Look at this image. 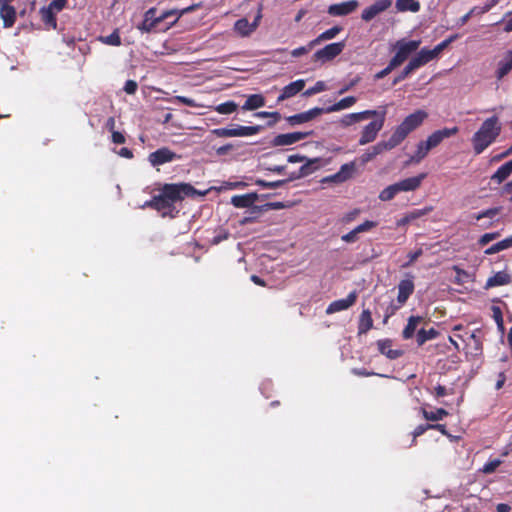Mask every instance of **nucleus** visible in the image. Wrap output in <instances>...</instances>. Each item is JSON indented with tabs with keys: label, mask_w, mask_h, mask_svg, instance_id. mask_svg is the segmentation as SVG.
<instances>
[{
	"label": "nucleus",
	"mask_w": 512,
	"mask_h": 512,
	"mask_svg": "<svg viewBox=\"0 0 512 512\" xmlns=\"http://www.w3.org/2000/svg\"><path fill=\"white\" fill-rule=\"evenodd\" d=\"M499 212L498 208H489L487 210L479 212L476 216V220H480L483 218H493L495 215H497Z\"/></svg>",
	"instance_id": "60"
},
{
	"label": "nucleus",
	"mask_w": 512,
	"mask_h": 512,
	"mask_svg": "<svg viewBox=\"0 0 512 512\" xmlns=\"http://www.w3.org/2000/svg\"><path fill=\"white\" fill-rule=\"evenodd\" d=\"M342 30H343V28L341 26H337V25L331 27L330 29H327L326 31L319 34L315 39L310 41L309 47L313 48L316 45H319L320 43H322L324 41L334 39Z\"/></svg>",
	"instance_id": "31"
},
{
	"label": "nucleus",
	"mask_w": 512,
	"mask_h": 512,
	"mask_svg": "<svg viewBox=\"0 0 512 512\" xmlns=\"http://www.w3.org/2000/svg\"><path fill=\"white\" fill-rule=\"evenodd\" d=\"M152 203L154 204V209L157 211H165L173 208V205L169 203L161 193L152 197Z\"/></svg>",
	"instance_id": "46"
},
{
	"label": "nucleus",
	"mask_w": 512,
	"mask_h": 512,
	"mask_svg": "<svg viewBox=\"0 0 512 512\" xmlns=\"http://www.w3.org/2000/svg\"><path fill=\"white\" fill-rule=\"evenodd\" d=\"M510 247H512V235L508 238H505V239L493 244L492 246L487 248L484 253L486 255H492V254H496L500 251L506 250Z\"/></svg>",
	"instance_id": "42"
},
{
	"label": "nucleus",
	"mask_w": 512,
	"mask_h": 512,
	"mask_svg": "<svg viewBox=\"0 0 512 512\" xmlns=\"http://www.w3.org/2000/svg\"><path fill=\"white\" fill-rule=\"evenodd\" d=\"M161 194L169 201V203L174 205V203L182 201L186 197H194L195 195L205 196L206 192L197 191L189 183H172L164 184L161 188Z\"/></svg>",
	"instance_id": "3"
},
{
	"label": "nucleus",
	"mask_w": 512,
	"mask_h": 512,
	"mask_svg": "<svg viewBox=\"0 0 512 512\" xmlns=\"http://www.w3.org/2000/svg\"><path fill=\"white\" fill-rule=\"evenodd\" d=\"M423 321L421 316H410L407 321V325L403 329L402 336L404 339H411L417 329L418 324Z\"/></svg>",
	"instance_id": "36"
},
{
	"label": "nucleus",
	"mask_w": 512,
	"mask_h": 512,
	"mask_svg": "<svg viewBox=\"0 0 512 512\" xmlns=\"http://www.w3.org/2000/svg\"><path fill=\"white\" fill-rule=\"evenodd\" d=\"M435 59L430 49L422 48L416 56L412 57L408 62V65L412 68L413 71L421 68L426 65L430 61Z\"/></svg>",
	"instance_id": "24"
},
{
	"label": "nucleus",
	"mask_w": 512,
	"mask_h": 512,
	"mask_svg": "<svg viewBox=\"0 0 512 512\" xmlns=\"http://www.w3.org/2000/svg\"><path fill=\"white\" fill-rule=\"evenodd\" d=\"M111 138L115 144H124L126 141L124 134L116 130L111 132Z\"/></svg>",
	"instance_id": "64"
},
{
	"label": "nucleus",
	"mask_w": 512,
	"mask_h": 512,
	"mask_svg": "<svg viewBox=\"0 0 512 512\" xmlns=\"http://www.w3.org/2000/svg\"><path fill=\"white\" fill-rule=\"evenodd\" d=\"M458 38V35H451L449 38L445 39L444 41L437 44L433 49H430L432 54L435 58L439 56V54L448 47L449 44H451L453 41H455Z\"/></svg>",
	"instance_id": "50"
},
{
	"label": "nucleus",
	"mask_w": 512,
	"mask_h": 512,
	"mask_svg": "<svg viewBox=\"0 0 512 512\" xmlns=\"http://www.w3.org/2000/svg\"><path fill=\"white\" fill-rule=\"evenodd\" d=\"M195 8H196V5H191L183 10H177V9L166 10L160 15V19H161V21H164L171 16H175L176 17L175 20L173 22H171L169 25V28H170L177 23V21L180 19V17L182 15L194 11Z\"/></svg>",
	"instance_id": "34"
},
{
	"label": "nucleus",
	"mask_w": 512,
	"mask_h": 512,
	"mask_svg": "<svg viewBox=\"0 0 512 512\" xmlns=\"http://www.w3.org/2000/svg\"><path fill=\"white\" fill-rule=\"evenodd\" d=\"M438 334V331L434 328H430L429 330L422 328L417 332V343L419 346H421L425 342L435 339Z\"/></svg>",
	"instance_id": "45"
},
{
	"label": "nucleus",
	"mask_w": 512,
	"mask_h": 512,
	"mask_svg": "<svg viewBox=\"0 0 512 512\" xmlns=\"http://www.w3.org/2000/svg\"><path fill=\"white\" fill-rule=\"evenodd\" d=\"M357 102V98L355 96H347L345 98H342L338 102L334 103L333 105L324 108V113H332L341 111L344 109H348L352 107Z\"/></svg>",
	"instance_id": "32"
},
{
	"label": "nucleus",
	"mask_w": 512,
	"mask_h": 512,
	"mask_svg": "<svg viewBox=\"0 0 512 512\" xmlns=\"http://www.w3.org/2000/svg\"><path fill=\"white\" fill-rule=\"evenodd\" d=\"M423 417L427 421H439L448 416V411L444 408H437L435 411H427L425 408H421Z\"/></svg>",
	"instance_id": "43"
},
{
	"label": "nucleus",
	"mask_w": 512,
	"mask_h": 512,
	"mask_svg": "<svg viewBox=\"0 0 512 512\" xmlns=\"http://www.w3.org/2000/svg\"><path fill=\"white\" fill-rule=\"evenodd\" d=\"M427 116L428 114L423 110H417L408 115L390 136L392 142L398 146L412 131L423 123Z\"/></svg>",
	"instance_id": "2"
},
{
	"label": "nucleus",
	"mask_w": 512,
	"mask_h": 512,
	"mask_svg": "<svg viewBox=\"0 0 512 512\" xmlns=\"http://www.w3.org/2000/svg\"><path fill=\"white\" fill-rule=\"evenodd\" d=\"M258 195L255 192L244 195H234L231 198V204L236 208H249L257 201Z\"/></svg>",
	"instance_id": "28"
},
{
	"label": "nucleus",
	"mask_w": 512,
	"mask_h": 512,
	"mask_svg": "<svg viewBox=\"0 0 512 512\" xmlns=\"http://www.w3.org/2000/svg\"><path fill=\"white\" fill-rule=\"evenodd\" d=\"M261 18L262 7L260 6L253 22H249L246 18H241L235 22L234 30L238 35L242 37H247L257 29Z\"/></svg>",
	"instance_id": "10"
},
{
	"label": "nucleus",
	"mask_w": 512,
	"mask_h": 512,
	"mask_svg": "<svg viewBox=\"0 0 512 512\" xmlns=\"http://www.w3.org/2000/svg\"><path fill=\"white\" fill-rule=\"evenodd\" d=\"M423 250L421 248H418L417 250L408 253V261L404 264H402V268L410 267L420 256H422Z\"/></svg>",
	"instance_id": "56"
},
{
	"label": "nucleus",
	"mask_w": 512,
	"mask_h": 512,
	"mask_svg": "<svg viewBox=\"0 0 512 512\" xmlns=\"http://www.w3.org/2000/svg\"><path fill=\"white\" fill-rule=\"evenodd\" d=\"M378 225L375 221L366 220L362 224L355 227L358 233L368 232L371 229L375 228Z\"/></svg>",
	"instance_id": "59"
},
{
	"label": "nucleus",
	"mask_w": 512,
	"mask_h": 512,
	"mask_svg": "<svg viewBox=\"0 0 512 512\" xmlns=\"http://www.w3.org/2000/svg\"><path fill=\"white\" fill-rule=\"evenodd\" d=\"M452 269L456 273V276H455L456 284H459V285L464 284L467 281V279L470 278V274L467 271H465L464 269L460 268L459 266L454 265Z\"/></svg>",
	"instance_id": "51"
},
{
	"label": "nucleus",
	"mask_w": 512,
	"mask_h": 512,
	"mask_svg": "<svg viewBox=\"0 0 512 512\" xmlns=\"http://www.w3.org/2000/svg\"><path fill=\"white\" fill-rule=\"evenodd\" d=\"M392 5V0H377L362 11L361 19L369 22Z\"/></svg>",
	"instance_id": "14"
},
{
	"label": "nucleus",
	"mask_w": 512,
	"mask_h": 512,
	"mask_svg": "<svg viewBox=\"0 0 512 512\" xmlns=\"http://www.w3.org/2000/svg\"><path fill=\"white\" fill-rule=\"evenodd\" d=\"M373 327V319L369 309H364L359 317L358 334H366Z\"/></svg>",
	"instance_id": "33"
},
{
	"label": "nucleus",
	"mask_w": 512,
	"mask_h": 512,
	"mask_svg": "<svg viewBox=\"0 0 512 512\" xmlns=\"http://www.w3.org/2000/svg\"><path fill=\"white\" fill-rule=\"evenodd\" d=\"M322 164L323 163L321 158H308L297 172L292 173L289 180H295L302 177H306L314 173L316 170H318L322 166Z\"/></svg>",
	"instance_id": "21"
},
{
	"label": "nucleus",
	"mask_w": 512,
	"mask_h": 512,
	"mask_svg": "<svg viewBox=\"0 0 512 512\" xmlns=\"http://www.w3.org/2000/svg\"><path fill=\"white\" fill-rule=\"evenodd\" d=\"M392 340L391 339H382L377 341V347L381 354L385 355L387 358L391 360H395L403 355L402 350L392 349Z\"/></svg>",
	"instance_id": "27"
},
{
	"label": "nucleus",
	"mask_w": 512,
	"mask_h": 512,
	"mask_svg": "<svg viewBox=\"0 0 512 512\" xmlns=\"http://www.w3.org/2000/svg\"><path fill=\"white\" fill-rule=\"evenodd\" d=\"M355 171V163H345L340 167V170L336 173V177L340 179V182H345L350 179Z\"/></svg>",
	"instance_id": "44"
},
{
	"label": "nucleus",
	"mask_w": 512,
	"mask_h": 512,
	"mask_svg": "<svg viewBox=\"0 0 512 512\" xmlns=\"http://www.w3.org/2000/svg\"><path fill=\"white\" fill-rule=\"evenodd\" d=\"M263 129L260 125L236 126L235 128H216L212 133L217 137H245L258 134Z\"/></svg>",
	"instance_id": "6"
},
{
	"label": "nucleus",
	"mask_w": 512,
	"mask_h": 512,
	"mask_svg": "<svg viewBox=\"0 0 512 512\" xmlns=\"http://www.w3.org/2000/svg\"><path fill=\"white\" fill-rule=\"evenodd\" d=\"M345 46V41L330 43L317 50L313 55V59L314 61H321L323 63L332 61L343 52Z\"/></svg>",
	"instance_id": "7"
},
{
	"label": "nucleus",
	"mask_w": 512,
	"mask_h": 512,
	"mask_svg": "<svg viewBox=\"0 0 512 512\" xmlns=\"http://www.w3.org/2000/svg\"><path fill=\"white\" fill-rule=\"evenodd\" d=\"M359 6L358 0H349L341 3L331 4L328 7V14L334 17L346 16L353 13Z\"/></svg>",
	"instance_id": "12"
},
{
	"label": "nucleus",
	"mask_w": 512,
	"mask_h": 512,
	"mask_svg": "<svg viewBox=\"0 0 512 512\" xmlns=\"http://www.w3.org/2000/svg\"><path fill=\"white\" fill-rule=\"evenodd\" d=\"M305 87V81L303 79H298L294 82L286 85L282 90L280 95L277 98V102H282L286 99H289L299 92H301Z\"/></svg>",
	"instance_id": "26"
},
{
	"label": "nucleus",
	"mask_w": 512,
	"mask_h": 512,
	"mask_svg": "<svg viewBox=\"0 0 512 512\" xmlns=\"http://www.w3.org/2000/svg\"><path fill=\"white\" fill-rule=\"evenodd\" d=\"M434 396L436 398H441V397H444V396H447V395H450V394H453V389H451L450 391L447 390V388L443 385H437L435 388H434Z\"/></svg>",
	"instance_id": "61"
},
{
	"label": "nucleus",
	"mask_w": 512,
	"mask_h": 512,
	"mask_svg": "<svg viewBox=\"0 0 512 512\" xmlns=\"http://www.w3.org/2000/svg\"><path fill=\"white\" fill-rule=\"evenodd\" d=\"M510 281H511L510 275L504 271H500L488 279L487 286L495 287V286L507 285L510 283Z\"/></svg>",
	"instance_id": "40"
},
{
	"label": "nucleus",
	"mask_w": 512,
	"mask_h": 512,
	"mask_svg": "<svg viewBox=\"0 0 512 512\" xmlns=\"http://www.w3.org/2000/svg\"><path fill=\"white\" fill-rule=\"evenodd\" d=\"M435 59L430 49L422 48L416 56L412 57L408 62V65L412 68L413 71L421 68L426 65L430 61Z\"/></svg>",
	"instance_id": "25"
},
{
	"label": "nucleus",
	"mask_w": 512,
	"mask_h": 512,
	"mask_svg": "<svg viewBox=\"0 0 512 512\" xmlns=\"http://www.w3.org/2000/svg\"><path fill=\"white\" fill-rule=\"evenodd\" d=\"M432 210V208H424V209H415L409 213H407L404 217H402L401 219H399L397 221V226L400 227V226H404V225H407L408 223L426 215L428 212H430Z\"/></svg>",
	"instance_id": "37"
},
{
	"label": "nucleus",
	"mask_w": 512,
	"mask_h": 512,
	"mask_svg": "<svg viewBox=\"0 0 512 512\" xmlns=\"http://www.w3.org/2000/svg\"><path fill=\"white\" fill-rule=\"evenodd\" d=\"M431 150L430 146L426 141H420L417 145V149L415 153L410 157L409 162L411 163H420Z\"/></svg>",
	"instance_id": "39"
},
{
	"label": "nucleus",
	"mask_w": 512,
	"mask_h": 512,
	"mask_svg": "<svg viewBox=\"0 0 512 512\" xmlns=\"http://www.w3.org/2000/svg\"><path fill=\"white\" fill-rule=\"evenodd\" d=\"M374 115H377V110H365L361 112L346 114L341 118L340 124L343 127H349L355 123L369 119Z\"/></svg>",
	"instance_id": "22"
},
{
	"label": "nucleus",
	"mask_w": 512,
	"mask_h": 512,
	"mask_svg": "<svg viewBox=\"0 0 512 512\" xmlns=\"http://www.w3.org/2000/svg\"><path fill=\"white\" fill-rule=\"evenodd\" d=\"M408 278L402 279L398 284L397 301L400 306H403L409 297L413 294L415 285L413 282L414 276L407 274Z\"/></svg>",
	"instance_id": "17"
},
{
	"label": "nucleus",
	"mask_w": 512,
	"mask_h": 512,
	"mask_svg": "<svg viewBox=\"0 0 512 512\" xmlns=\"http://www.w3.org/2000/svg\"><path fill=\"white\" fill-rule=\"evenodd\" d=\"M265 105V98L261 94L249 95L244 105L243 110H256Z\"/></svg>",
	"instance_id": "38"
},
{
	"label": "nucleus",
	"mask_w": 512,
	"mask_h": 512,
	"mask_svg": "<svg viewBox=\"0 0 512 512\" xmlns=\"http://www.w3.org/2000/svg\"><path fill=\"white\" fill-rule=\"evenodd\" d=\"M501 129L502 127L497 116L484 120L471 139L475 155L481 154L493 144L500 135Z\"/></svg>",
	"instance_id": "1"
},
{
	"label": "nucleus",
	"mask_w": 512,
	"mask_h": 512,
	"mask_svg": "<svg viewBox=\"0 0 512 512\" xmlns=\"http://www.w3.org/2000/svg\"><path fill=\"white\" fill-rule=\"evenodd\" d=\"M501 464V461L499 459H494L491 461H488L484 464L481 471L485 474H491L493 473Z\"/></svg>",
	"instance_id": "54"
},
{
	"label": "nucleus",
	"mask_w": 512,
	"mask_h": 512,
	"mask_svg": "<svg viewBox=\"0 0 512 512\" xmlns=\"http://www.w3.org/2000/svg\"><path fill=\"white\" fill-rule=\"evenodd\" d=\"M0 18L4 28L13 27L17 20L16 9L10 3L0 2Z\"/></svg>",
	"instance_id": "23"
},
{
	"label": "nucleus",
	"mask_w": 512,
	"mask_h": 512,
	"mask_svg": "<svg viewBox=\"0 0 512 512\" xmlns=\"http://www.w3.org/2000/svg\"><path fill=\"white\" fill-rule=\"evenodd\" d=\"M421 44L420 40H406L404 38L396 41L394 49L396 50L395 55L391 58L392 61L399 67L402 65L409 56L417 51Z\"/></svg>",
	"instance_id": "5"
},
{
	"label": "nucleus",
	"mask_w": 512,
	"mask_h": 512,
	"mask_svg": "<svg viewBox=\"0 0 512 512\" xmlns=\"http://www.w3.org/2000/svg\"><path fill=\"white\" fill-rule=\"evenodd\" d=\"M395 7L398 12L417 13L421 9L420 2L417 0H396Z\"/></svg>",
	"instance_id": "35"
},
{
	"label": "nucleus",
	"mask_w": 512,
	"mask_h": 512,
	"mask_svg": "<svg viewBox=\"0 0 512 512\" xmlns=\"http://www.w3.org/2000/svg\"><path fill=\"white\" fill-rule=\"evenodd\" d=\"M55 9L51 6H43L39 10V14L41 16L42 22L48 28L56 29L57 28V19Z\"/></svg>",
	"instance_id": "30"
},
{
	"label": "nucleus",
	"mask_w": 512,
	"mask_h": 512,
	"mask_svg": "<svg viewBox=\"0 0 512 512\" xmlns=\"http://www.w3.org/2000/svg\"><path fill=\"white\" fill-rule=\"evenodd\" d=\"M326 89V85L323 81H318L315 83L313 87L308 88L305 92V96H311L317 93H320Z\"/></svg>",
	"instance_id": "57"
},
{
	"label": "nucleus",
	"mask_w": 512,
	"mask_h": 512,
	"mask_svg": "<svg viewBox=\"0 0 512 512\" xmlns=\"http://www.w3.org/2000/svg\"><path fill=\"white\" fill-rule=\"evenodd\" d=\"M372 118L375 119L365 125L361 131V136L358 141L361 146L371 143L377 138L378 133L382 130L385 123V111H377V115H374Z\"/></svg>",
	"instance_id": "4"
},
{
	"label": "nucleus",
	"mask_w": 512,
	"mask_h": 512,
	"mask_svg": "<svg viewBox=\"0 0 512 512\" xmlns=\"http://www.w3.org/2000/svg\"><path fill=\"white\" fill-rule=\"evenodd\" d=\"M289 181V179H284V180H277V181H272V182H268V181H265V180H257L256 181V184L258 186H261L263 188H268V189H275V188H278V187H281L283 186L284 184H286L287 182Z\"/></svg>",
	"instance_id": "52"
},
{
	"label": "nucleus",
	"mask_w": 512,
	"mask_h": 512,
	"mask_svg": "<svg viewBox=\"0 0 512 512\" xmlns=\"http://www.w3.org/2000/svg\"><path fill=\"white\" fill-rule=\"evenodd\" d=\"M498 237H500V233L499 232H491V233H485L483 234L479 240H478V244L480 246H485L487 245L489 242L497 239Z\"/></svg>",
	"instance_id": "55"
},
{
	"label": "nucleus",
	"mask_w": 512,
	"mask_h": 512,
	"mask_svg": "<svg viewBox=\"0 0 512 512\" xmlns=\"http://www.w3.org/2000/svg\"><path fill=\"white\" fill-rule=\"evenodd\" d=\"M323 113H324V108L314 107L308 111L288 116L286 118V120L290 125L295 126V125L309 122Z\"/></svg>",
	"instance_id": "19"
},
{
	"label": "nucleus",
	"mask_w": 512,
	"mask_h": 512,
	"mask_svg": "<svg viewBox=\"0 0 512 512\" xmlns=\"http://www.w3.org/2000/svg\"><path fill=\"white\" fill-rule=\"evenodd\" d=\"M396 145L389 138L386 141H380L375 145L369 147L364 153L361 154L359 160L361 164H366L373 159H375L378 155L384 153L385 151L392 150Z\"/></svg>",
	"instance_id": "8"
},
{
	"label": "nucleus",
	"mask_w": 512,
	"mask_h": 512,
	"mask_svg": "<svg viewBox=\"0 0 512 512\" xmlns=\"http://www.w3.org/2000/svg\"><path fill=\"white\" fill-rule=\"evenodd\" d=\"M511 173L512 167L509 162H506L497 169V171L492 175L491 179L500 184L505 181L511 175Z\"/></svg>",
	"instance_id": "41"
},
{
	"label": "nucleus",
	"mask_w": 512,
	"mask_h": 512,
	"mask_svg": "<svg viewBox=\"0 0 512 512\" xmlns=\"http://www.w3.org/2000/svg\"><path fill=\"white\" fill-rule=\"evenodd\" d=\"M358 232L356 231V229L354 228L353 230H351L350 232L342 235L341 239L346 242V243H353L355 242L357 239H358Z\"/></svg>",
	"instance_id": "62"
},
{
	"label": "nucleus",
	"mask_w": 512,
	"mask_h": 512,
	"mask_svg": "<svg viewBox=\"0 0 512 512\" xmlns=\"http://www.w3.org/2000/svg\"><path fill=\"white\" fill-rule=\"evenodd\" d=\"M238 108V105L234 101H227L221 103L215 107V111L219 114H231L235 112Z\"/></svg>",
	"instance_id": "48"
},
{
	"label": "nucleus",
	"mask_w": 512,
	"mask_h": 512,
	"mask_svg": "<svg viewBox=\"0 0 512 512\" xmlns=\"http://www.w3.org/2000/svg\"><path fill=\"white\" fill-rule=\"evenodd\" d=\"M459 132V128L457 126L454 127H445L443 129H439L434 131L432 134L428 136L425 140L430 146L431 149L436 148L444 139L450 138L456 135Z\"/></svg>",
	"instance_id": "13"
},
{
	"label": "nucleus",
	"mask_w": 512,
	"mask_h": 512,
	"mask_svg": "<svg viewBox=\"0 0 512 512\" xmlns=\"http://www.w3.org/2000/svg\"><path fill=\"white\" fill-rule=\"evenodd\" d=\"M398 190L396 188V185L395 184H391L389 186H387L386 188H384L380 194H379V199L381 201H390L392 200L397 194H398Z\"/></svg>",
	"instance_id": "47"
},
{
	"label": "nucleus",
	"mask_w": 512,
	"mask_h": 512,
	"mask_svg": "<svg viewBox=\"0 0 512 512\" xmlns=\"http://www.w3.org/2000/svg\"><path fill=\"white\" fill-rule=\"evenodd\" d=\"M398 66L395 64L394 61L390 60L388 65L382 69L381 71L377 72L375 75H374V78L376 80H379V79H383L385 78L387 75H389L394 69H396Z\"/></svg>",
	"instance_id": "53"
},
{
	"label": "nucleus",
	"mask_w": 512,
	"mask_h": 512,
	"mask_svg": "<svg viewBox=\"0 0 512 512\" xmlns=\"http://www.w3.org/2000/svg\"><path fill=\"white\" fill-rule=\"evenodd\" d=\"M357 297L356 290L350 292L346 298L331 302L326 309V313L333 314L350 308L356 303Z\"/></svg>",
	"instance_id": "18"
},
{
	"label": "nucleus",
	"mask_w": 512,
	"mask_h": 512,
	"mask_svg": "<svg viewBox=\"0 0 512 512\" xmlns=\"http://www.w3.org/2000/svg\"><path fill=\"white\" fill-rule=\"evenodd\" d=\"M175 152L171 151L167 147L159 148L156 151L150 153L148 159L152 166H159L173 160L179 159Z\"/></svg>",
	"instance_id": "11"
},
{
	"label": "nucleus",
	"mask_w": 512,
	"mask_h": 512,
	"mask_svg": "<svg viewBox=\"0 0 512 512\" xmlns=\"http://www.w3.org/2000/svg\"><path fill=\"white\" fill-rule=\"evenodd\" d=\"M481 330L477 329L471 332L466 340L467 354L473 357L480 356L483 352V344L481 340Z\"/></svg>",
	"instance_id": "20"
},
{
	"label": "nucleus",
	"mask_w": 512,
	"mask_h": 512,
	"mask_svg": "<svg viewBox=\"0 0 512 512\" xmlns=\"http://www.w3.org/2000/svg\"><path fill=\"white\" fill-rule=\"evenodd\" d=\"M101 42L106 45L111 46H120L121 45V37L118 29H115L110 35L104 36L100 38Z\"/></svg>",
	"instance_id": "49"
},
{
	"label": "nucleus",
	"mask_w": 512,
	"mask_h": 512,
	"mask_svg": "<svg viewBox=\"0 0 512 512\" xmlns=\"http://www.w3.org/2000/svg\"><path fill=\"white\" fill-rule=\"evenodd\" d=\"M156 12L157 9L151 7L144 13L143 21L137 27L141 32L151 33L162 22Z\"/></svg>",
	"instance_id": "15"
},
{
	"label": "nucleus",
	"mask_w": 512,
	"mask_h": 512,
	"mask_svg": "<svg viewBox=\"0 0 512 512\" xmlns=\"http://www.w3.org/2000/svg\"><path fill=\"white\" fill-rule=\"evenodd\" d=\"M137 88H138V84L136 81L134 80H127L125 82V85H124V91L127 93V94H134L136 91H137Z\"/></svg>",
	"instance_id": "63"
},
{
	"label": "nucleus",
	"mask_w": 512,
	"mask_h": 512,
	"mask_svg": "<svg viewBox=\"0 0 512 512\" xmlns=\"http://www.w3.org/2000/svg\"><path fill=\"white\" fill-rule=\"evenodd\" d=\"M427 177L426 173H420L416 176L402 179L396 183L398 192H413L420 188L423 180Z\"/></svg>",
	"instance_id": "16"
},
{
	"label": "nucleus",
	"mask_w": 512,
	"mask_h": 512,
	"mask_svg": "<svg viewBox=\"0 0 512 512\" xmlns=\"http://www.w3.org/2000/svg\"><path fill=\"white\" fill-rule=\"evenodd\" d=\"M510 71H512V50L507 51L503 59L499 61L498 68L495 71V76L497 80H501Z\"/></svg>",
	"instance_id": "29"
},
{
	"label": "nucleus",
	"mask_w": 512,
	"mask_h": 512,
	"mask_svg": "<svg viewBox=\"0 0 512 512\" xmlns=\"http://www.w3.org/2000/svg\"><path fill=\"white\" fill-rule=\"evenodd\" d=\"M412 72H414L412 70V68L407 64L404 69L402 70V72L397 75L393 81H392V85H397L398 83H400L401 81H403L404 79H406Z\"/></svg>",
	"instance_id": "58"
},
{
	"label": "nucleus",
	"mask_w": 512,
	"mask_h": 512,
	"mask_svg": "<svg viewBox=\"0 0 512 512\" xmlns=\"http://www.w3.org/2000/svg\"><path fill=\"white\" fill-rule=\"evenodd\" d=\"M312 134L313 131H297L291 133L278 134L272 139L271 145L274 147L289 146L311 136Z\"/></svg>",
	"instance_id": "9"
}]
</instances>
